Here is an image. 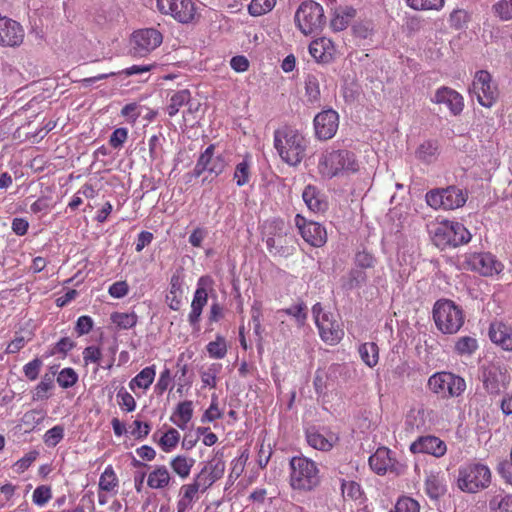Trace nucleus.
I'll list each match as a JSON object with an SVG mask.
<instances>
[{"label": "nucleus", "mask_w": 512, "mask_h": 512, "mask_svg": "<svg viewBox=\"0 0 512 512\" xmlns=\"http://www.w3.org/2000/svg\"><path fill=\"white\" fill-rule=\"evenodd\" d=\"M308 145V139L291 126H282L274 131L273 146L281 160L289 166H297L302 162Z\"/></svg>", "instance_id": "1"}, {"label": "nucleus", "mask_w": 512, "mask_h": 512, "mask_svg": "<svg viewBox=\"0 0 512 512\" xmlns=\"http://www.w3.org/2000/svg\"><path fill=\"white\" fill-rule=\"evenodd\" d=\"M428 227L433 244L441 250L465 245L472 238L469 230L457 221H435L431 222Z\"/></svg>", "instance_id": "2"}, {"label": "nucleus", "mask_w": 512, "mask_h": 512, "mask_svg": "<svg viewBox=\"0 0 512 512\" xmlns=\"http://www.w3.org/2000/svg\"><path fill=\"white\" fill-rule=\"evenodd\" d=\"M319 173L326 178L355 173L359 163L353 152L348 150H326L318 162Z\"/></svg>", "instance_id": "3"}, {"label": "nucleus", "mask_w": 512, "mask_h": 512, "mask_svg": "<svg viewBox=\"0 0 512 512\" xmlns=\"http://www.w3.org/2000/svg\"><path fill=\"white\" fill-rule=\"evenodd\" d=\"M290 485L295 490L311 491L320 483L317 464L306 457H293L290 460Z\"/></svg>", "instance_id": "4"}, {"label": "nucleus", "mask_w": 512, "mask_h": 512, "mask_svg": "<svg viewBox=\"0 0 512 512\" xmlns=\"http://www.w3.org/2000/svg\"><path fill=\"white\" fill-rule=\"evenodd\" d=\"M491 471L481 463H467L459 467L457 476L458 488L467 493H477L489 486Z\"/></svg>", "instance_id": "5"}, {"label": "nucleus", "mask_w": 512, "mask_h": 512, "mask_svg": "<svg viewBox=\"0 0 512 512\" xmlns=\"http://www.w3.org/2000/svg\"><path fill=\"white\" fill-rule=\"evenodd\" d=\"M433 318L437 328L445 334H454L464 324L462 309L451 300H438L433 308Z\"/></svg>", "instance_id": "6"}, {"label": "nucleus", "mask_w": 512, "mask_h": 512, "mask_svg": "<svg viewBox=\"0 0 512 512\" xmlns=\"http://www.w3.org/2000/svg\"><path fill=\"white\" fill-rule=\"evenodd\" d=\"M312 310L321 339L329 345L338 344L344 336L339 315L325 311L320 303L315 304Z\"/></svg>", "instance_id": "7"}, {"label": "nucleus", "mask_w": 512, "mask_h": 512, "mask_svg": "<svg viewBox=\"0 0 512 512\" xmlns=\"http://www.w3.org/2000/svg\"><path fill=\"white\" fill-rule=\"evenodd\" d=\"M295 23L304 35L320 32L326 23L323 7L313 0L302 2L296 10Z\"/></svg>", "instance_id": "8"}, {"label": "nucleus", "mask_w": 512, "mask_h": 512, "mask_svg": "<svg viewBox=\"0 0 512 512\" xmlns=\"http://www.w3.org/2000/svg\"><path fill=\"white\" fill-rule=\"evenodd\" d=\"M427 386L442 398H457L465 392L466 381L452 372L441 371L429 377Z\"/></svg>", "instance_id": "9"}, {"label": "nucleus", "mask_w": 512, "mask_h": 512, "mask_svg": "<svg viewBox=\"0 0 512 512\" xmlns=\"http://www.w3.org/2000/svg\"><path fill=\"white\" fill-rule=\"evenodd\" d=\"M469 93L478 103L486 108L492 107L499 95L498 87L491 74L485 70L477 71L474 75Z\"/></svg>", "instance_id": "10"}, {"label": "nucleus", "mask_w": 512, "mask_h": 512, "mask_svg": "<svg viewBox=\"0 0 512 512\" xmlns=\"http://www.w3.org/2000/svg\"><path fill=\"white\" fill-rule=\"evenodd\" d=\"M463 267L483 277L499 275L504 265L490 252H470L464 255Z\"/></svg>", "instance_id": "11"}, {"label": "nucleus", "mask_w": 512, "mask_h": 512, "mask_svg": "<svg viewBox=\"0 0 512 512\" xmlns=\"http://www.w3.org/2000/svg\"><path fill=\"white\" fill-rule=\"evenodd\" d=\"M162 34L154 28L135 31L131 37V52L134 56L144 57L161 45Z\"/></svg>", "instance_id": "12"}, {"label": "nucleus", "mask_w": 512, "mask_h": 512, "mask_svg": "<svg viewBox=\"0 0 512 512\" xmlns=\"http://www.w3.org/2000/svg\"><path fill=\"white\" fill-rule=\"evenodd\" d=\"M157 7L163 14H169L180 23H189L195 17L191 0H157Z\"/></svg>", "instance_id": "13"}, {"label": "nucleus", "mask_w": 512, "mask_h": 512, "mask_svg": "<svg viewBox=\"0 0 512 512\" xmlns=\"http://www.w3.org/2000/svg\"><path fill=\"white\" fill-rule=\"evenodd\" d=\"M295 224L305 242L313 247H322L327 242V232L318 222L307 221L303 216L297 214Z\"/></svg>", "instance_id": "14"}, {"label": "nucleus", "mask_w": 512, "mask_h": 512, "mask_svg": "<svg viewBox=\"0 0 512 512\" xmlns=\"http://www.w3.org/2000/svg\"><path fill=\"white\" fill-rule=\"evenodd\" d=\"M339 126V115L332 109L318 113L314 118L315 136L319 140H329L336 134Z\"/></svg>", "instance_id": "15"}, {"label": "nucleus", "mask_w": 512, "mask_h": 512, "mask_svg": "<svg viewBox=\"0 0 512 512\" xmlns=\"http://www.w3.org/2000/svg\"><path fill=\"white\" fill-rule=\"evenodd\" d=\"M510 382V375L506 368L489 365L483 371V385L490 394H499Z\"/></svg>", "instance_id": "16"}, {"label": "nucleus", "mask_w": 512, "mask_h": 512, "mask_svg": "<svg viewBox=\"0 0 512 512\" xmlns=\"http://www.w3.org/2000/svg\"><path fill=\"white\" fill-rule=\"evenodd\" d=\"M24 39V30L15 20L0 14V45L19 46Z\"/></svg>", "instance_id": "17"}, {"label": "nucleus", "mask_w": 512, "mask_h": 512, "mask_svg": "<svg viewBox=\"0 0 512 512\" xmlns=\"http://www.w3.org/2000/svg\"><path fill=\"white\" fill-rule=\"evenodd\" d=\"M191 98V93L188 89L174 92L170 96L166 106L168 115L174 117L182 107L187 106V109L183 111V120L185 122L189 121V116L198 110V105H194Z\"/></svg>", "instance_id": "18"}, {"label": "nucleus", "mask_w": 512, "mask_h": 512, "mask_svg": "<svg viewBox=\"0 0 512 512\" xmlns=\"http://www.w3.org/2000/svg\"><path fill=\"white\" fill-rule=\"evenodd\" d=\"M410 451L414 454H430L440 458L445 455L447 446L443 440L436 436H421L410 445Z\"/></svg>", "instance_id": "19"}, {"label": "nucleus", "mask_w": 512, "mask_h": 512, "mask_svg": "<svg viewBox=\"0 0 512 512\" xmlns=\"http://www.w3.org/2000/svg\"><path fill=\"white\" fill-rule=\"evenodd\" d=\"M392 451L387 447H379L370 457L369 466L378 475L396 471L397 461L392 456Z\"/></svg>", "instance_id": "20"}, {"label": "nucleus", "mask_w": 512, "mask_h": 512, "mask_svg": "<svg viewBox=\"0 0 512 512\" xmlns=\"http://www.w3.org/2000/svg\"><path fill=\"white\" fill-rule=\"evenodd\" d=\"M214 145H209L200 155L195 170L198 174L208 171L211 174L219 175L223 172L226 162L222 155H214Z\"/></svg>", "instance_id": "21"}, {"label": "nucleus", "mask_w": 512, "mask_h": 512, "mask_svg": "<svg viewBox=\"0 0 512 512\" xmlns=\"http://www.w3.org/2000/svg\"><path fill=\"white\" fill-rule=\"evenodd\" d=\"M431 101L436 104H444L453 115H459L464 108V99L461 94L449 87H440L436 90Z\"/></svg>", "instance_id": "22"}, {"label": "nucleus", "mask_w": 512, "mask_h": 512, "mask_svg": "<svg viewBox=\"0 0 512 512\" xmlns=\"http://www.w3.org/2000/svg\"><path fill=\"white\" fill-rule=\"evenodd\" d=\"M305 436L310 447L323 452L332 450L339 441V437L336 433L327 432L326 434H322L315 428L307 429Z\"/></svg>", "instance_id": "23"}, {"label": "nucleus", "mask_w": 512, "mask_h": 512, "mask_svg": "<svg viewBox=\"0 0 512 512\" xmlns=\"http://www.w3.org/2000/svg\"><path fill=\"white\" fill-rule=\"evenodd\" d=\"M309 52L316 61L328 63L335 58L337 49L329 38L321 37L310 43Z\"/></svg>", "instance_id": "24"}, {"label": "nucleus", "mask_w": 512, "mask_h": 512, "mask_svg": "<svg viewBox=\"0 0 512 512\" xmlns=\"http://www.w3.org/2000/svg\"><path fill=\"white\" fill-rule=\"evenodd\" d=\"M489 337L502 349L512 351V326L502 321H494L489 327Z\"/></svg>", "instance_id": "25"}, {"label": "nucleus", "mask_w": 512, "mask_h": 512, "mask_svg": "<svg viewBox=\"0 0 512 512\" xmlns=\"http://www.w3.org/2000/svg\"><path fill=\"white\" fill-rule=\"evenodd\" d=\"M173 477L165 465H155L147 475V486L153 490H165L171 486Z\"/></svg>", "instance_id": "26"}, {"label": "nucleus", "mask_w": 512, "mask_h": 512, "mask_svg": "<svg viewBox=\"0 0 512 512\" xmlns=\"http://www.w3.org/2000/svg\"><path fill=\"white\" fill-rule=\"evenodd\" d=\"M200 488L194 481L184 484L180 488V499L177 502V512H185L193 507L199 499Z\"/></svg>", "instance_id": "27"}, {"label": "nucleus", "mask_w": 512, "mask_h": 512, "mask_svg": "<svg viewBox=\"0 0 512 512\" xmlns=\"http://www.w3.org/2000/svg\"><path fill=\"white\" fill-rule=\"evenodd\" d=\"M182 296V279L179 274H173L170 278L169 292L166 295V303L171 310H180L182 305Z\"/></svg>", "instance_id": "28"}, {"label": "nucleus", "mask_w": 512, "mask_h": 512, "mask_svg": "<svg viewBox=\"0 0 512 512\" xmlns=\"http://www.w3.org/2000/svg\"><path fill=\"white\" fill-rule=\"evenodd\" d=\"M193 417V403L190 400L179 402L171 416V421L185 430Z\"/></svg>", "instance_id": "29"}, {"label": "nucleus", "mask_w": 512, "mask_h": 512, "mask_svg": "<svg viewBox=\"0 0 512 512\" xmlns=\"http://www.w3.org/2000/svg\"><path fill=\"white\" fill-rule=\"evenodd\" d=\"M156 376L155 365L147 366L143 368L135 377L129 382V388L131 391L136 393L138 389L146 391L149 389L151 384L154 382Z\"/></svg>", "instance_id": "30"}, {"label": "nucleus", "mask_w": 512, "mask_h": 512, "mask_svg": "<svg viewBox=\"0 0 512 512\" xmlns=\"http://www.w3.org/2000/svg\"><path fill=\"white\" fill-rule=\"evenodd\" d=\"M425 491L431 499H438L446 493V483L440 473H430L425 479Z\"/></svg>", "instance_id": "31"}, {"label": "nucleus", "mask_w": 512, "mask_h": 512, "mask_svg": "<svg viewBox=\"0 0 512 512\" xmlns=\"http://www.w3.org/2000/svg\"><path fill=\"white\" fill-rule=\"evenodd\" d=\"M172 471L181 479L189 477L191 470L195 464V460L185 455H177L170 460Z\"/></svg>", "instance_id": "32"}, {"label": "nucleus", "mask_w": 512, "mask_h": 512, "mask_svg": "<svg viewBox=\"0 0 512 512\" xmlns=\"http://www.w3.org/2000/svg\"><path fill=\"white\" fill-rule=\"evenodd\" d=\"M158 432L153 434V440L157 442L158 446L162 451L169 453L174 450L180 440V433L175 428L170 427L165 433H163L159 439H157Z\"/></svg>", "instance_id": "33"}, {"label": "nucleus", "mask_w": 512, "mask_h": 512, "mask_svg": "<svg viewBox=\"0 0 512 512\" xmlns=\"http://www.w3.org/2000/svg\"><path fill=\"white\" fill-rule=\"evenodd\" d=\"M439 145L436 140H426L415 151L416 158L424 163H432L437 159Z\"/></svg>", "instance_id": "34"}, {"label": "nucleus", "mask_w": 512, "mask_h": 512, "mask_svg": "<svg viewBox=\"0 0 512 512\" xmlns=\"http://www.w3.org/2000/svg\"><path fill=\"white\" fill-rule=\"evenodd\" d=\"M110 321L118 330H128L134 328L138 322V316L135 312H112Z\"/></svg>", "instance_id": "35"}, {"label": "nucleus", "mask_w": 512, "mask_h": 512, "mask_svg": "<svg viewBox=\"0 0 512 512\" xmlns=\"http://www.w3.org/2000/svg\"><path fill=\"white\" fill-rule=\"evenodd\" d=\"M54 389V375L46 373L34 388V400H48L53 395Z\"/></svg>", "instance_id": "36"}, {"label": "nucleus", "mask_w": 512, "mask_h": 512, "mask_svg": "<svg viewBox=\"0 0 512 512\" xmlns=\"http://www.w3.org/2000/svg\"><path fill=\"white\" fill-rule=\"evenodd\" d=\"M119 485V479L112 465H108L99 478L98 487L100 491L107 493H116Z\"/></svg>", "instance_id": "37"}, {"label": "nucleus", "mask_w": 512, "mask_h": 512, "mask_svg": "<svg viewBox=\"0 0 512 512\" xmlns=\"http://www.w3.org/2000/svg\"><path fill=\"white\" fill-rule=\"evenodd\" d=\"M361 360L370 368L377 365L379 361V348L374 342H366L358 349Z\"/></svg>", "instance_id": "38"}, {"label": "nucleus", "mask_w": 512, "mask_h": 512, "mask_svg": "<svg viewBox=\"0 0 512 512\" xmlns=\"http://www.w3.org/2000/svg\"><path fill=\"white\" fill-rule=\"evenodd\" d=\"M165 141L161 133L152 135L148 140L149 158L150 163L159 164L163 161L164 149L163 142Z\"/></svg>", "instance_id": "39"}, {"label": "nucleus", "mask_w": 512, "mask_h": 512, "mask_svg": "<svg viewBox=\"0 0 512 512\" xmlns=\"http://www.w3.org/2000/svg\"><path fill=\"white\" fill-rule=\"evenodd\" d=\"M302 198L310 211L324 213L328 209L326 194H302Z\"/></svg>", "instance_id": "40"}, {"label": "nucleus", "mask_w": 512, "mask_h": 512, "mask_svg": "<svg viewBox=\"0 0 512 512\" xmlns=\"http://www.w3.org/2000/svg\"><path fill=\"white\" fill-rule=\"evenodd\" d=\"M206 350L210 358L223 359L228 351L226 339L222 335L217 334L215 340L206 345Z\"/></svg>", "instance_id": "41"}, {"label": "nucleus", "mask_w": 512, "mask_h": 512, "mask_svg": "<svg viewBox=\"0 0 512 512\" xmlns=\"http://www.w3.org/2000/svg\"><path fill=\"white\" fill-rule=\"evenodd\" d=\"M278 313H283L293 317L297 325L302 327L307 319V306L303 301H299L288 308L279 310Z\"/></svg>", "instance_id": "42"}, {"label": "nucleus", "mask_w": 512, "mask_h": 512, "mask_svg": "<svg viewBox=\"0 0 512 512\" xmlns=\"http://www.w3.org/2000/svg\"><path fill=\"white\" fill-rule=\"evenodd\" d=\"M493 15L500 21H512V0H498L491 6Z\"/></svg>", "instance_id": "43"}, {"label": "nucleus", "mask_w": 512, "mask_h": 512, "mask_svg": "<svg viewBox=\"0 0 512 512\" xmlns=\"http://www.w3.org/2000/svg\"><path fill=\"white\" fill-rule=\"evenodd\" d=\"M221 364L212 363L205 370L200 372L201 382L203 387L216 388L217 386V376L221 371Z\"/></svg>", "instance_id": "44"}, {"label": "nucleus", "mask_w": 512, "mask_h": 512, "mask_svg": "<svg viewBox=\"0 0 512 512\" xmlns=\"http://www.w3.org/2000/svg\"><path fill=\"white\" fill-rule=\"evenodd\" d=\"M250 177V161L245 158L236 165L233 179L241 187L249 183Z\"/></svg>", "instance_id": "45"}, {"label": "nucleus", "mask_w": 512, "mask_h": 512, "mask_svg": "<svg viewBox=\"0 0 512 512\" xmlns=\"http://www.w3.org/2000/svg\"><path fill=\"white\" fill-rule=\"evenodd\" d=\"M354 264L357 268L371 270L376 266L377 259L372 253L362 250L355 254Z\"/></svg>", "instance_id": "46"}, {"label": "nucleus", "mask_w": 512, "mask_h": 512, "mask_svg": "<svg viewBox=\"0 0 512 512\" xmlns=\"http://www.w3.org/2000/svg\"><path fill=\"white\" fill-rule=\"evenodd\" d=\"M276 5V0H251L248 11L252 16H261L270 12Z\"/></svg>", "instance_id": "47"}, {"label": "nucleus", "mask_w": 512, "mask_h": 512, "mask_svg": "<svg viewBox=\"0 0 512 512\" xmlns=\"http://www.w3.org/2000/svg\"><path fill=\"white\" fill-rule=\"evenodd\" d=\"M305 91L308 101L315 103L320 98V83L316 75H308L305 80Z\"/></svg>", "instance_id": "48"}, {"label": "nucleus", "mask_w": 512, "mask_h": 512, "mask_svg": "<svg viewBox=\"0 0 512 512\" xmlns=\"http://www.w3.org/2000/svg\"><path fill=\"white\" fill-rule=\"evenodd\" d=\"M342 495L348 500H359L362 498L363 492L360 484L355 481L343 480L341 484Z\"/></svg>", "instance_id": "49"}, {"label": "nucleus", "mask_w": 512, "mask_h": 512, "mask_svg": "<svg viewBox=\"0 0 512 512\" xmlns=\"http://www.w3.org/2000/svg\"><path fill=\"white\" fill-rule=\"evenodd\" d=\"M56 380L60 387L68 389L77 383L78 375L73 368L67 367L59 372Z\"/></svg>", "instance_id": "50"}, {"label": "nucleus", "mask_w": 512, "mask_h": 512, "mask_svg": "<svg viewBox=\"0 0 512 512\" xmlns=\"http://www.w3.org/2000/svg\"><path fill=\"white\" fill-rule=\"evenodd\" d=\"M477 347V340L470 336L460 337L455 343V351L460 355H471Z\"/></svg>", "instance_id": "51"}, {"label": "nucleus", "mask_w": 512, "mask_h": 512, "mask_svg": "<svg viewBox=\"0 0 512 512\" xmlns=\"http://www.w3.org/2000/svg\"><path fill=\"white\" fill-rule=\"evenodd\" d=\"M116 398L122 411L133 412L136 409V401L134 397L124 387H121L118 390Z\"/></svg>", "instance_id": "52"}, {"label": "nucleus", "mask_w": 512, "mask_h": 512, "mask_svg": "<svg viewBox=\"0 0 512 512\" xmlns=\"http://www.w3.org/2000/svg\"><path fill=\"white\" fill-rule=\"evenodd\" d=\"M225 467V462L221 458H217L210 461L203 469L216 482L223 477Z\"/></svg>", "instance_id": "53"}, {"label": "nucleus", "mask_w": 512, "mask_h": 512, "mask_svg": "<svg viewBox=\"0 0 512 512\" xmlns=\"http://www.w3.org/2000/svg\"><path fill=\"white\" fill-rule=\"evenodd\" d=\"M390 512H420L419 503L407 496L400 497Z\"/></svg>", "instance_id": "54"}, {"label": "nucleus", "mask_w": 512, "mask_h": 512, "mask_svg": "<svg viewBox=\"0 0 512 512\" xmlns=\"http://www.w3.org/2000/svg\"><path fill=\"white\" fill-rule=\"evenodd\" d=\"M172 374L171 370L167 367L160 372L159 378L154 386V391L158 396L164 394V392L171 386L172 384Z\"/></svg>", "instance_id": "55"}, {"label": "nucleus", "mask_w": 512, "mask_h": 512, "mask_svg": "<svg viewBox=\"0 0 512 512\" xmlns=\"http://www.w3.org/2000/svg\"><path fill=\"white\" fill-rule=\"evenodd\" d=\"M406 2L414 10H438L444 4V0H406Z\"/></svg>", "instance_id": "56"}, {"label": "nucleus", "mask_w": 512, "mask_h": 512, "mask_svg": "<svg viewBox=\"0 0 512 512\" xmlns=\"http://www.w3.org/2000/svg\"><path fill=\"white\" fill-rule=\"evenodd\" d=\"M64 437V428L61 425H56L46 431L43 436V441L48 447H55Z\"/></svg>", "instance_id": "57"}, {"label": "nucleus", "mask_w": 512, "mask_h": 512, "mask_svg": "<svg viewBox=\"0 0 512 512\" xmlns=\"http://www.w3.org/2000/svg\"><path fill=\"white\" fill-rule=\"evenodd\" d=\"M52 499L50 485H39L34 489V504L43 507Z\"/></svg>", "instance_id": "58"}, {"label": "nucleus", "mask_w": 512, "mask_h": 512, "mask_svg": "<svg viewBox=\"0 0 512 512\" xmlns=\"http://www.w3.org/2000/svg\"><path fill=\"white\" fill-rule=\"evenodd\" d=\"M467 194H445L443 199V210H453L463 206L467 201Z\"/></svg>", "instance_id": "59"}, {"label": "nucleus", "mask_w": 512, "mask_h": 512, "mask_svg": "<svg viewBox=\"0 0 512 512\" xmlns=\"http://www.w3.org/2000/svg\"><path fill=\"white\" fill-rule=\"evenodd\" d=\"M223 417V413L218 406V398L213 396L211 399L210 406L206 409L204 414L202 415L201 421L205 422H213L215 420L221 419Z\"/></svg>", "instance_id": "60"}, {"label": "nucleus", "mask_w": 512, "mask_h": 512, "mask_svg": "<svg viewBox=\"0 0 512 512\" xmlns=\"http://www.w3.org/2000/svg\"><path fill=\"white\" fill-rule=\"evenodd\" d=\"M368 270L354 267L349 274V287L358 288L366 284L368 280Z\"/></svg>", "instance_id": "61"}, {"label": "nucleus", "mask_w": 512, "mask_h": 512, "mask_svg": "<svg viewBox=\"0 0 512 512\" xmlns=\"http://www.w3.org/2000/svg\"><path fill=\"white\" fill-rule=\"evenodd\" d=\"M129 293V285L127 281H116L111 284L108 288V294L115 299H121L127 296Z\"/></svg>", "instance_id": "62"}, {"label": "nucleus", "mask_w": 512, "mask_h": 512, "mask_svg": "<svg viewBox=\"0 0 512 512\" xmlns=\"http://www.w3.org/2000/svg\"><path fill=\"white\" fill-rule=\"evenodd\" d=\"M94 322L90 316H80L75 325V331L79 336L88 334L93 329Z\"/></svg>", "instance_id": "63"}, {"label": "nucleus", "mask_w": 512, "mask_h": 512, "mask_svg": "<svg viewBox=\"0 0 512 512\" xmlns=\"http://www.w3.org/2000/svg\"><path fill=\"white\" fill-rule=\"evenodd\" d=\"M490 505L492 508H496L497 512H512V495H505L498 502L494 499Z\"/></svg>", "instance_id": "64"}]
</instances>
